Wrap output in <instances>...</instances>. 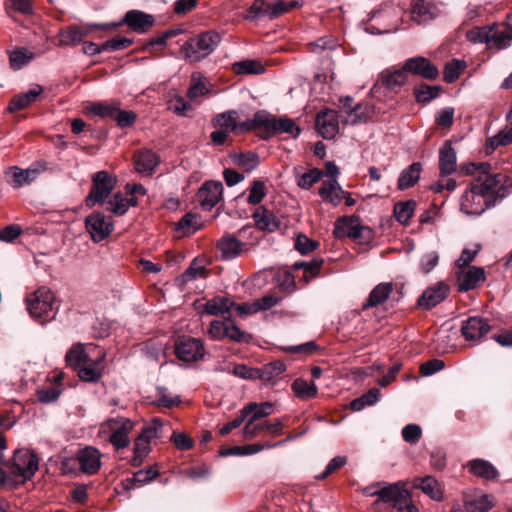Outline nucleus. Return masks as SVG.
I'll return each mask as SVG.
<instances>
[{"label":"nucleus","mask_w":512,"mask_h":512,"mask_svg":"<svg viewBox=\"0 0 512 512\" xmlns=\"http://www.w3.org/2000/svg\"><path fill=\"white\" fill-rule=\"evenodd\" d=\"M291 388L294 394L301 400L313 399L318 393V388L313 381L308 382L301 378L294 380Z\"/></svg>","instance_id":"a19ab883"},{"label":"nucleus","mask_w":512,"mask_h":512,"mask_svg":"<svg viewBox=\"0 0 512 512\" xmlns=\"http://www.w3.org/2000/svg\"><path fill=\"white\" fill-rule=\"evenodd\" d=\"M150 444L151 442L141 434L135 439L134 457L131 460L134 467L141 465L144 458L150 453Z\"/></svg>","instance_id":"3c124183"},{"label":"nucleus","mask_w":512,"mask_h":512,"mask_svg":"<svg viewBox=\"0 0 512 512\" xmlns=\"http://www.w3.org/2000/svg\"><path fill=\"white\" fill-rule=\"evenodd\" d=\"M466 37L472 43L486 44L488 49L502 50L512 43V27L506 23L476 26L467 31Z\"/></svg>","instance_id":"f257e3e1"},{"label":"nucleus","mask_w":512,"mask_h":512,"mask_svg":"<svg viewBox=\"0 0 512 512\" xmlns=\"http://www.w3.org/2000/svg\"><path fill=\"white\" fill-rule=\"evenodd\" d=\"M475 170H480V175L473 182L476 189L481 190V193L487 198L493 200V206L498 199L505 196V187L508 183V177L502 173L492 174L489 172L490 164L481 163L476 166L472 164Z\"/></svg>","instance_id":"f03ea898"},{"label":"nucleus","mask_w":512,"mask_h":512,"mask_svg":"<svg viewBox=\"0 0 512 512\" xmlns=\"http://www.w3.org/2000/svg\"><path fill=\"white\" fill-rule=\"evenodd\" d=\"M422 172V165L419 162H414L405 168L399 178H398V189L405 190L408 189L419 180L420 174Z\"/></svg>","instance_id":"f704fd0d"},{"label":"nucleus","mask_w":512,"mask_h":512,"mask_svg":"<svg viewBox=\"0 0 512 512\" xmlns=\"http://www.w3.org/2000/svg\"><path fill=\"white\" fill-rule=\"evenodd\" d=\"M119 102H96L92 103L87 110L94 115L102 118H114V115L118 112Z\"/></svg>","instance_id":"de8ad7c7"},{"label":"nucleus","mask_w":512,"mask_h":512,"mask_svg":"<svg viewBox=\"0 0 512 512\" xmlns=\"http://www.w3.org/2000/svg\"><path fill=\"white\" fill-rule=\"evenodd\" d=\"M80 471L87 475L96 474L101 468V453L93 446H86L76 453Z\"/></svg>","instance_id":"dca6fc26"},{"label":"nucleus","mask_w":512,"mask_h":512,"mask_svg":"<svg viewBox=\"0 0 512 512\" xmlns=\"http://www.w3.org/2000/svg\"><path fill=\"white\" fill-rule=\"evenodd\" d=\"M363 227L360 225L358 218L343 217L336 221L334 235L336 238L350 237L358 239L362 235Z\"/></svg>","instance_id":"bb28decb"},{"label":"nucleus","mask_w":512,"mask_h":512,"mask_svg":"<svg viewBox=\"0 0 512 512\" xmlns=\"http://www.w3.org/2000/svg\"><path fill=\"white\" fill-rule=\"evenodd\" d=\"M413 487L420 489L425 495L436 501L443 499L441 484L430 475L418 477L413 480Z\"/></svg>","instance_id":"c756f323"},{"label":"nucleus","mask_w":512,"mask_h":512,"mask_svg":"<svg viewBox=\"0 0 512 512\" xmlns=\"http://www.w3.org/2000/svg\"><path fill=\"white\" fill-rule=\"evenodd\" d=\"M277 445L278 444H271L269 442H266L264 444L255 443V444H248V445H243V446H234V447L226 448V456H228V455H234V456L252 455V454H256V453L262 451L265 448L270 449Z\"/></svg>","instance_id":"c03bdc74"},{"label":"nucleus","mask_w":512,"mask_h":512,"mask_svg":"<svg viewBox=\"0 0 512 512\" xmlns=\"http://www.w3.org/2000/svg\"><path fill=\"white\" fill-rule=\"evenodd\" d=\"M284 424L281 419H275L273 422L267 420H247L244 427V436L247 439H252L261 435L263 432L272 435H280Z\"/></svg>","instance_id":"a211bd4d"},{"label":"nucleus","mask_w":512,"mask_h":512,"mask_svg":"<svg viewBox=\"0 0 512 512\" xmlns=\"http://www.w3.org/2000/svg\"><path fill=\"white\" fill-rule=\"evenodd\" d=\"M323 176V171L318 168H312L304 172L297 178V185L302 189H310L315 183L319 182Z\"/></svg>","instance_id":"4d7b16f0"},{"label":"nucleus","mask_w":512,"mask_h":512,"mask_svg":"<svg viewBox=\"0 0 512 512\" xmlns=\"http://www.w3.org/2000/svg\"><path fill=\"white\" fill-rule=\"evenodd\" d=\"M253 219L257 227L264 231L273 232L279 227V223L273 213L263 207L258 208L254 212Z\"/></svg>","instance_id":"58836bf2"},{"label":"nucleus","mask_w":512,"mask_h":512,"mask_svg":"<svg viewBox=\"0 0 512 512\" xmlns=\"http://www.w3.org/2000/svg\"><path fill=\"white\" fill-rule=\"evenodd\" d=\"M104 358L105 354L98 351L95 359L77 369L79 378L85 382H97L102 376L103 368L101 364Z\"/></svg>","instance_id":"cd10ccee"},{"label":"nucleus","mask_w":512,"mask_h":512,"mask_svg":"<svg viewBox=\"0 0 512 512\" xmlns=\"http://www.w3.org/2000/svg\"><path fill=\"white\" fill-rule=\"evenodd\" d=\"M169 109L178 116H188L193 107L182 96H175L169 101Z\"/></svg>","instance_id":"69168bd1"},{"label":"nucleus","mask_w":512,"mask_h":512,"mask_svg":"<svg viewBox=\"0 0 512 512\" xmlns=\"http://www.w3.org/2000/svg\"><path fill=\"white\" fill-rule=\"evenodd\" d=\"M441 90L440 86H431L427 84L421 85L415 90L417 102L427 103L436 98Z\"/></svg>","instance_id":"680f3d73"},{"label":"nucleus","mask_w":512,"mask_h":512,"mask_svg":"<svg viewBox=\"0 0 512 512\" xmlns=\"http://www.w3.org/2000/svg\"><path fill=\"white\" fill-rule=\"evenodd\" d=\"M403 490L404 486L401 482L392 484L383 482V486L379 491V498H377L376 504L384 502L391 503L393 505Z\"/></svg>","instance_id":"37998d69"},{"label":"nucleus","mask_w":512,"mask_h":512,"mask_svg":"<svg viewBox=\"0 0 512 512\" xmlns=\"http://www.w3.org/2000/svg\"><path fill=\"white\" fill-rule=\"evenodd\" d=\"M277 119L278 118L271 114L265 112H257L254 115L253 120L250 121L251 130L263 128L266 132L264 138H269L275 134Z\"/></svg>","instance_id":"c9c22d12"},{"label":"nucleus","mask_w":512,"mask_h":512,"mask_svg":"<svg viewBox=\"0 0 512 512\" xmlns=\"http://www.w3.org/2000/svg\"><path fill=\"white\" fill-rule=\"evenodd\" d=\"M466 467L472 475L484 481H495L500 476L498 469L491 462L481 458L468 461Z\"/></svg>","instance_id":"5701e85b"},{"label":"nucleus","mask_w":512,"mask_h":512,"mask_svg":"<svg viewBox=\"0 0 512 512\" xmlns=\"http://www.w3.org/2000/svg\"><path fill=\"white\" fill-rule=\"evenodd\" d=\"M221 42V35L207 31L190 38L182 47L181 53L186 61L198 62L210 55Z\"/></svg>","instance_id":"7ed1b4c3"},{"label":"nucleus","mask_w":512,"mask_h":512,"mask_svg":"<svg viewBox=\"0 0 512 512\" xmlns=\"http://www.w3.org/2000/svg\"><path fill=\"white\" fill-rule=\"evenodd\" d=\"M167 426L168 424L164 423L162 419L155 417L148 425L143 427L142 432L140 434L143 435L147 440L152 442V440L164 437L165 428Z\"/></svg>","instance_id":"49530a36"},{"label":"nucleus","mask_w":512,"mask_h":512,"mask_svg":"<svg viewBox=\"0 0 512 512\" xmlns=\"http://www.w3.org/2000/svg\"><path fill=\"white\" fill-rule=\"evenodd\" d=\"M32 54L28 55L27 49H18L10 54V65L14 70L22 68L30 59Z\"/></svg>","instance_id":"338daca9"},{"label":"nucleus","mask_w":512,"mask_h":512,"mask_svg":"<svg viewBox=\"0 0 512 512\" xmlns=\"http://www.w3.org/2000/svg\"><path fill=\"white\" fill-rule=\"evenodd\" d=\"M465 66L466 65L464 61L457 59L447 63L443 73L444 81L447 83H453L456 81L459 78L461 72L464 70Z\"/></svg>","instance_id":"13d9d810"},{"label":"nucleus","mask_w":512,"mask_h":512,"mask_svg":"<svg viewBox=\"0 0 512 512\" xmlns=\"http://www.w3.org/2000/svg\"><path fill=\"white\" fill-rule=\"evenodd\" d=\"M133 40L126 37H115L102 43L104 51H118L129 47Z\"/></svg>","instance_id":"774afa93"},{"label":"nucleus","mask_w":512,"mask_h":512,"mask_svg":"<svg viewBox=\"0 0 512 512\" xmlns=\"http://www.w3.org/2000/svg\"><path fill=\"white\" fill-rule=\"evenodd\" d=\"M134 162L137 172L151 174L159 164L160 159L152 150H142L135 154Z\"/></svg>","instance_id":"2f4dec72"},{"label":"nucleus","mask_w":512,"mask_h":512,"mask_svg":"<svg viewBox=\"0 0 512 512\" xmlns=\"http://www.w3.org/2000/svg\"><path fill=\"white\" fill-rule=\"evenodd\" d=\"M459 291H469L485 281V271L481 267L470 266L457 273Z\"/></svg>","instance_id":"aec40b11"},{"label":"nucleus","mask_w":512,"mask_h":512,"mask_svg":"<svg viewBox=\"0 0 512 512\" xmlns=\"http://www.w3.org/2000/svg\"><path fill=\"white\" fill-rule=\"evenodd\" d=\"M457 156L450 141H445L439 151L440 176L451 175L456 170Z\"/></svg>","instance_id":"c85d7f7f"},{"label":"nucleus","mask_w":512,"mask_h":512,"mask_svg":"<svg viewBox=\"0 0 512 512\" xmlns=\"http://www.w3.org/2000/svg\"><path fill=\"white\" fill-rule=\"evenodd\" d=\"M85 226L95 243L106 239L113 231L111 218L103 215L101 212H93L88 215L85 219Z\"/></svg>","instance_id":"9b49d317"},{"label":"nucleus","mask_w":512,"mask_h":512,"mask_svg":"<svg viewBox=\"0 0 512 512\" xmlns=\"http://www.w3.org/2000/svg\"><path fill=\"white\" fill-rule=\"evenodd\" d=\"M107 205L106 210L111 212L113 215L122 216L129 209L128 198L123 196L122 193H115L108 201H105Z\"/></svg>","instance_id":"09e8293b"},{"label":"nucleus","mask_w":512,"mask_h":512,"mask_svg":"<svg viewBox=\"0 0 512 512\" xmlns=\"http://www.w3.org/2000/svg\"><path fill=\"white\" fill-rule=\"evenodd\" d=\"M208 92L205 86L204 78L199 73H193L191 77V84L187 91V97L190 100H194L199 96H202Z\"/></svg>","instance_id":"052dcab7"},{"label":"nucleus","mask_w":512,"mask_h":512,"mask_svg":"<svg viewBox=\"0 0 512 512\" xmlns=\"http://www.w3.org/2000/svg\"><path fill=\"white\" fill-rule=\"evenodd\" d=\"M438 13L437 7L430 0H414L411 5V18L418 24L433 20Z\"/></svg>","instance_id":"393cba45"},{"label":"nucleus","mask_w":512,"mask_h":512,"mask_svg":"<svg viewBox=\"0 0 512 512\" xmlns=\"http://www.w3.org/2000/svg\"><path fill=\"white\" fill-rule=\"evenodd\" d=\"M318 193L325 202L338 206L343 200L344 190L337 179H329L322 182Z\"/></svg>","instance_id":"7c9ffc66"},{"label":"nucleus","mask_w":512,"mask_h":512,"mask_svg":"<svg viewBox=\"0 0 512 512\" xmlns=\"http://www.w3.org/2000/svg\"><path fill=\"white\" fill-rule=\"evenodd\" d=\"M393 291V284L390 282H382L376 285L370 292L362 309L367 310L384 303Z\"/></svg>","instance_id":"473e14b6"},{"label":"nucleus","mask_w":512,"mask_h":512,"mask_svg":"<svg viewBox=\"0 0 512 512\" xmlns=\"http://www.w3.org/2000/svg\"><path fill=\"white\" fill-rule=\"evenodd\" d=\"M251 130L250 120L239 121V114L237 111L226 112V132L234 131L237 133H244Z\"/></svg>","instance_id":"603ef678"},{"label":"nucleus","mask_w":512,"mask_h":512,"mask_svg":"<svg viewBox=\"0 0 512 512\" xmlns=\"http://www.w3.org/2000/svg\"><path fill=\"white\" fill-rule=\"evenodd\" d=\"M196 309L200 314L217 316L224 313V297L216 296L205 303H196Z\"/></svg>","instance_id":"8fccbe9b"},{"label":"nucleus","mask_w":512,"mask_h":512,"mask_svg":"<svg viewBox=\"0 0 512 512\" xmlns=\"http://www.w3.org/2000/svg\"><path fill=\"white\" fill-rule=\"evenodd\" d=\"M265 196H266L265 183L260 180L253 181V183L249 189V195L247 197V202L252 205H257L263 200V198Z\"/></svg>","instance_id":"e2e57ef3"},{"label":"nucleus","mask_w":512,"mask_h":512,"mask_svg":"<svg viewBox=\"0 0 512 512\" xmlns=\"http://www.w3.org/2000/svg\"><path fill=\"white\" fill-rule=\"evenodd\" d=\"M286 370V365L282 361L271 362L262 368H258V379L268 382L279 376Z\"/></svg>","instance_id":"864d4df0"},{"label":"nucleus","mask_w":512,"mask_h":512,"mask_svg":"<svg viewBox=\"0 0 512 512\" xmlns=\"http://www.w3.org/2000/svg\"><path fill=\"white\" fill-rule=\"evenodd\" d=\"M45 169L46 168L40 164L32 165L27 169L10 167L9 170L6 171V178L8 183L13 188L17 189L31 184Z\"/></svg>","instance_id":"ddd939ff"},{"label":"nucleus","mask_w":512,"mask_h":512,"mask_svg":"<svg viewBox=\"0 0 512 512\" xmlns=\"http://www.w3.org/2000/svg\"><path fill=\"white\" fill-rule=\"evenodd\" d=\"M118 24H88V25H71L65 29H61L58 34V46L67 47L75 46L83 41L93 30L108 29L109 27H117Z\"/></svg>","instance_id":"6e6552de"},{"label":"nucleus","mask_w":512,"mask_h":512,"mask_svg":"<svg viewBox=\"0 0 512 512\" xmlns=\"http://www.w3.org/2000/svg\"><path fill=\"white\" fill-rule=\"evenodd\" d=\"M232 71L236 75H260L265 72V66L261 61L246 59L232 64Z\"/></svg>","instance_id":"4c0bfd02"},{"label":"nucleus","mask_w":512,"mask_h":512,"mask_svg":"<svg viewBox=\"0 0 512 512\" xmlns=\"http://www.w3.org/2000/svg\"><path fill=\"white\" fill-rule=\"evenodd\" d=\"M206 276V268L197 259H194L189 265V267L181 275L180 281L182 284H186L197 278H205Z\"/></svg>","instance_id":"6e6d98bb"},{"label":"nucleus","mask_w":512,"mask_h":512,"mask_svg":"<svg viewBox=\"0 0 512 512\" xmlns=\"http://www.w3.org/2000/svg\"><path fill=\"white\" fill-rule=\"evenodd\" d=\"M316 127L323 138L332 139L339 129L337 112L335 110H325L318 113Z\"/></svg>","instance_id":"412c9836"},{"label":"nucleus","mask_w":512,"mask_h":512,"mask_svg":"<svg viewBox=\"0 0 512 512\" xmlns=\"http://www.w3.org/2000/svg\"><path fill=\"white\" fill-rule=\"evenodd\" d=\"M135 423L125 417L109 418L100 426L99 433L107 434L109 442L116 450L124 449L130 445L129 434Z\"/></svg>","instance_id":"39448f33"},{"label":"nucleus","mask_w":512,"mask_h":512,"mask_svg":"<svg viewBox=\"0 0 512 512\" xmlns=\"http://www.w3.org/2000/svg\"><path fill=\"white\" fill-rule=\"evenodd\" d=\"M229 158L234 165L243 168L247 172L252 171L259 164L258 155L252 152L230 153Z\"/></svg>","instance_id":"79ce46f5"},{"label":"nucleus","mask_w":512,"mask_h":512,"mask_svg":"<svg viewBox=\"0 0 512 512\" xmlns=\"http://www.w3.org/2000/svg\"><path fill=\"white\" fill-rule=\"evenodd\" d=\"M463 502L467 512H489L495 506L493 496L488 494H465Z\"/></svg>","instance_id":"a878e982"},{"label":"nucleus","mask_w":512,"mask_h":512,"mask_svg":"<svg viewBox=\"0 0 512 512\" xmlns=\"http://www.w3.org/2000/svg\"><path fill=\"white\" fill-rule=\"evenodd\" d=\"M177 357L184 362H195L203 357L204 347L200 340L182 337L175 347Z\"/></svg>","instance_id":"2eb2a0df"},{"label":"nucleus","mask_w":512,"mask_h":512,"mask_svg":"<svg viewBox=\"0 0 512 512\" xmlns=\"http://www.w3.org/2000/svg\"><path fill=\"white\" fill-rule=\"evenodd\" d=\"M43 92V89L40 85H36L31 90L16 95L10 102L8 106V110L10 112H16L22 110L33 102L36 101L37 97Z\"/></svg>","instance_id":"72a5a7b5"},{"label":"nucleus","mask_w":512,"mask_h":512,"mask_svg":"<svg viewBox=\"0 0 512 512\" xmlns=\"http://www.w3.org/2000/svg\"><path fill=\"white\" fill-rule=\"evenodd\" d=\"M491 206H493V200L487 199L481 190L476 189L474 183L461 197V211L469 216H479Z\"/></svg>","instance_id":"1a4fd4ad"},{"label":"nucleus","mask_w":512,"mask_h":512,"mask_svg":"<svg viewBox=\"0 0 512 512\" xmlns=\"http://www.w3.org/2000/svg\"><path fill=\"white\" fill-rule=\"evenodd\" d=\"M403 66L407 74L419 75L427 80H435L439 75L437 67L422 56L407 59Z\"/></svg>","instance_id":"f3484780"},{"label":"nucleus","mask_w":512,"mask_h":512,"mask_svg":"<svg viewBox=\"0 0 512 512\" xmlns=\"http://www.w3.org/2000/svg\"><path fill=\"white\" fill-rule=\"evenodd\" d=\"M380 82L387 89L393 90L397 87L404 85L408 80V74L402 66L401 69L394 71H384L379 77Z\"/></svg>","instance_id":"e433bc0d"},{"label":"nucleus","mask_w":512,"mask_h":512,"mask_svg":"<svg viewBox=\"0 0 512 512\" xmlns=\"http://www.w3.org/2000/svg\"><path fill=\"white\" fill-rule=\"evenodd\" d=\"M223 185L220 181H206L196 194V200L203 210H211L220 201Z\"/></svg>","instance_id":"f8f14e48"},{"label":"nucleus","mask_w":512,"mask_h":512,"mask_svg":"<svg viewBox=\"0 0 512 512\" xmlns=\"http://www.w3.org/2000/svg\"><path fill=\"white\" fill-rule=\"evenodd\" d=\"M490 329L491 326L486 319L473 316L462 322L461 333L467 341H478L483 338Z\"/></svg>","instance_id":"6ab92c4d"},{"label":"nucleus","mask_w":512,"mask_h":512,"mask_svg":"<svg viewBox=\"0 0 512 512\" xmlns=\"http://www.w3.org/2000/svg\"><path fill=\"white\" fill-rule=\"evenodd\" d=\"M201 226L202 222L199 215L187 213L177 222L176 228L183 235H189L200 229Z\"/></svg>","instance_id":"a18cd8bd"},{"label":"nucleus","mask_w":512,"mask_h":512,"mask_svg":"<svg viewBox=\"0 0 512 512\" xmlns=\"http://www.w3.org/2000/svg\"><path fill=\"white\" fill-rule=\"evenodd\" d=\"M392 507L393 512H418L417 507L412 502L409 491L405 488Z\"/></svg>","instance_id":"bf43d9fd"},{"label":"nucleus","mask_w":512,"mask_h":512,"mask_svg":"<svg viewBox=\"0 0 512 512\" xmlns=\"http://www.w3.org/2000/svg\"><path fill=\"white\" fill-rule=\"evenodd\" d=\"M301 129L296 125L295 121L290 118H278L276 124L275 134H290L297 137Z\"/></svg>","instance_id":"0e129e2a"},{"label":"nucleus","mask_w":512,"mask_h":512,"mask_svg":"<svg viewBox=\"0 0 512 512\" xmlns=\"http://www.w3.org/2000/svg\"><path fill=\"white\" fill-rule=\"evenodd\" d=\"M55 296L52 290L46 286L38 288L26 297V305L29 314L41 323L54 318Z\"/></svg>","instance_id":"20e7f679"},{"label":"nucleus","mask_w":512,"mask_h":512,"mask_svg":"<svg viewBox=\"0 0 512 512\" xmlns=\"http://www.w3.org/2000/svg\"><path fill=\"white\" fill-rule=\"evenodd\" d=\"M450 288L445 282H438L427 287L417 301L418 307L430 310L443 302L449 295Z\"/></svg>","instance_id":"4468645a"},{"label":"nucleus","mask_w":512,"mask_h":512,"mask_svg":"<svg viewBox=\"0 0 512 512\" xmlns=\"http://www.w3.org/2000/svg\"><path fill=\"white\" fill-rule=\"evenodd\" d=\"M97 351L96 346L93 344L82 345L77 344L74 345L66 354L65 359L69 366L74 369H78L79 367L87 364L92 360L91 356Z\"/></svg>","instance_id":"4be33fe9"},{"label":"nucleus","mask_w":512,"mask_h":512,"mask_svg":"<svg viewBox=\"0 0 512 512\" xmlns=\"http://www.w3.org/2000/svg\"><path fill=\"white\" fill-rule=\"evenodd\" d=\"M415 206L416 202L413 200L396 203L394 206V215L397 221L402 224H407L414 213Z\"/></svg>","instance_id":"5fc2aeb1"},{"label":"nucleus","mask_w":512,"mask_h":512,"mask_svg":"<svg viewBox=\"0 0 512 512\" xmlns=\"http://www.w3.org/2000/svg\"><path fill=\"white\" fill-rule=\"evenodd\" d=\"M38 470L37 456L25 449L17 450L14 453L10 471L12 474L19 476L26 481L31 479Z\"/></svg>","instance_id":"9d476101"},{"label":"nucleus","mask_w":512,"mask_h":512,"mask_svg":"<svg viewBox=\"0 0 512 512\" xmlns=\"http://www.w3.org/2000/svg\"><path fill=\"white\" fill-rule=\"evenodd\" d=\"M117 184L116 176L106 170L93 174L91 189L86 196L85 204L93 208L96 204H104Z\"/></svg>","instance_id":"0eeeda50"},{"label":"nucleus","mask_w":512,"mask_h":512,"mask_svg":"<svg viewBox=\"0 0 512 512\" xmlns=\"http://www.w3.org/2000/svg\"><path fill=\"white\" fill-rule=\"evenodd\" d=\"M274 412V405L271 402H250L243 408V414L248 415V420H260Z\"/></svg>","instance_id":"ea45409f"},{"label":"nucleus","mask_w":512,"mask_h":512,"mask_svg":"<svg viewBox=\"0 0 512 512\" xmlns=\"http://www.w3.org/2000/svg\"><path fill=\"white\" fill-rule=\"evenodd\" d=\"M154 17L139 10L128 11L122 23L128 25L133 31L138 33L147 32L154 25Z\"/></svg>","instance_id":"b1692460"},{"label":"nucleus","mask_w":512,"mask_h":512,"mask_svg":"<svg viewBox=\"0 0 512 512\" xmlns=\"http://www.w3.org/2000/svg\"><path fill=\"white\" fill-rule=\"evenodd\" d=\"M301 5L302 2L299 0H290L288 2L279 0L275 3H269L266 0H255L252 6L248 9L245 18L250 21L262 19L273 20L296 7H300Z\"/></svg>","instance_id":"423d86ee"}]
</instances>
